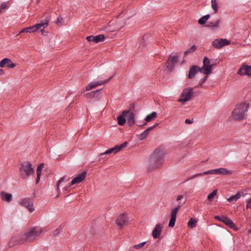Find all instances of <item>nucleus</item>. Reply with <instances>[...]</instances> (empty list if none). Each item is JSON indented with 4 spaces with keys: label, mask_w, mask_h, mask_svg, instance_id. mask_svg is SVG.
I'll return each mask as SVG.
<instances>
[{
    "label": "nucleus",
    "mask_w": 251,
    "mask_h": 251,
    "mask_svg": "<svg viewBox=\"0 0 251 251\" xmlns=\"http://www.w3.org/2000/svg\"><path fill=\"white\" fill-rule=\"evenodd\" d=\"M146 124H147V123H144V124L142 125V126H144V125H146Z\"/></svg>",
    "instance_id": "nucleus-56"
},
{
    "label": "nucleus",
    "mask_w": 251,
    "mask_h": 251,
    "mask_svg": "<svg viewBox=\"0 0 251 251\" xmlns=\"http://www.w3.org/2000/svg\"><path fill=\"white\" fill-rule=\"evenodd\" d=\"M49 21L47 20H42L40 23L36 24L30 26L26 28L23 29L21 33L27 32L32 33L35 32L38 29H40L42 27L44 28L47 27L49 25Z\"/></svg>",
    "instance_id": "nucleus-5"
},
{
    "label": "nucleus",
    "mask_w": 251,
    "mask_h": 251,
    "mask_svg": "<svg viewBox=\"0 0 251 251\" xmlns=\"http://www.w3.org/2000/svg\"><path fill=\"white\" fill-rule=\"evenodd\" d=\"M138 136H141V134L138 135Z\"/></svg>",
    "instance_id": "nucleus-57"
},
{
    "label": "nucleus",
    "mask_w": 251,
    "mask_h": 251,
    "mask_svg": "<svg viewBox=\"0 0 251 251\" xmlns=\"http://www.w3.org/2000/svg\"><path fill=\"white\" fill-rule=\"evenodd\" d=\"M41 31H42V34H44L45 32H44V30H43V29H42V30H41Z\"/></svg>",
    "instance_id": "nucleus-54"
},
{
    "label": "nucleus",
    "mask_w": 251,
    "mask_h": 251,
    "mask_svg": "<svg viewBox=\"0 0 251 251\" xmlns=\"http://www.w3.org/2000/svg\"><path fill=\"white\" fill-rule=\"evenodd\" d=\"M245 69L244 65H243L238 71V74L240 75H245Z\"/></svg>",
    "instance_id": "nucleus-41"
},
{
    "label": "nucleus",
    "mask_w": 251,
    "mask_h": 251,
    "mask_svg": "<svg viewBox=\"0 0 251 251\" xmlns=\"http://www.w3.org/2000/svg\"><path fill=\"white\" fill-rule=\"evenodd\" d=\"M19 170L23 179L27 178L34 172L32 164L27 161H25L21 163Z\"/></svg>",
    "instance_id": "nucleus-4"
},
{
    "label": "nucleus",
    "mask_w": 251,
    "mask_h": 251,
    "mask_svg": "<svg viewBox=\"0 0 251 251\" xmlns=\"http://www.w3.org/2000/svg\"><path fill=\"white\" fill-rule=\"evenodd\" d=\"M220 23V20H217L215 23L209 22L205 26L207 27H217Z\"/></svg>",
    "instance_id": "nucleus-34"
},
{
    "label": "nucleus",
    "mask_w": 251,
    "mask_h": 251,
    "mask_svg": "<svg viewBox=\"0 0 251 251\" xmlns=\"http://www.w3.org/2000/svg\"><path fill=\"white\" fill-rule=\"evenodd\" d=\"M128 113L127 116L126 117L128 126H132L135 123V118L134 113L131 112L130 109L128 110Z\"/></svg>",
    "instance_id": "nucleus-21"
},
{
    "label": "nucleus",
    "mask_w": 251,
    "mask_h": 251,
    "mask_svg": "<svg viewBox=\"0 0 251 251\" xmlns=\"http://www.w3.org/2000/svg\"><path fill=\"white\" fill-rule=\"evenodd\" d=\"M249 104L241 103L236 106L232 112L233 119L236 121L241 120L244 118L245 112L247 111Z\"/></svg>",
    "instance_id": "nucleus-3"
},
{
    "label": "nucleus",
    "mask_w": 251,
    "mask_h": 251,
    "mask_svg": "<svg viewBox=\"0 0 251 251\" xmlns=\"http://www.w3.org/2000/svg\"><path fill=\"white\" fill-rule=\"evenodd\" d=\"M61 229L60 228H56L54 231L52 232V235L53 236H56L58 235V234L60 232Z\"/></svg>",
    "instance_id": "nucleus-42"
},
{
    "label": "nucleus",
    "mask_w": 251,
    "mask_h": 251,
    "mask_svg": "<svg viewBox=\"0 0 251 251\" xmlns=\"http://www.w3.org/2000/svg\"><path fill=\"white\" fill-rule=\"evenodd\" d=\"M207 79V75H206L200 81V86H202V85L204 83Z\"/></svg>",
    "instance_id": "nucleus-43"
},
{
    "label": "nucleus",
    "mask_w": 251,
    "mask_h": 251,
    "mask_svg": "<svg viewBox=\"0 0 251 251\" xmlns=\"http://www.w3.org/2000/svg\"><path fill=\"white\" fill-rule=\"evenodd\" d=\"M180 205H178L175 208L172 210L171 212V217L169 223V226L173 227L174 226L175 222L176 220V216L178 210L180 208Z\"/></svg>",
    "instance_id": "nucleus-14"
},
{
    "label": "nucleus",
    "mask_w": 251,
    "mask_h": 251,
    "mask_svg": "<svg viewBox=\"0 0 251 251\" xmlns=\"http://www.w3.org/2000/svg\"><path fill=\"white\" fill-rule=\"evenodd\" d=\"M249 234H251V229H249L248 231Z\"/></svg>",
    "instance_id": "nucleus-52"
},
{
    "label": "nucleus",
    "mask_w": 251,
    "mask_h": 251,
    "mask_svg": "<svg viewBox=\"0 0 251 251\" xmlns=\"http://www.w3.org/2000/svg\"><path fill=\"white\" fill-rule=\"evenodd\" d=\"M0 197L2 201L8 202H10L12 200V195L4 191L0 192Z\"/></svg>",
    "instance_id": "nucleus-23"
},
{
    "label": "nucleus",
    "mask_w": 251,
    "mask_h": 251,
    "mask_svg": "<svg viewBox=\"0 0 251 251\" xmlns=\"http://www.w3.org/2000/svg\"><path fill=\"white\" fill-rule=\"evenodd\" d=\"M193 96V90L191 87H188L183 90L181 95V98L178 101L184 103L190 100Z\"/></svg>",
    "instance_id": "nucleus-6"
},
{
    "label": "nucleus",
    "mask_w": 251,
    "mask_h": 251,
    "mask_svg": "<svg viewBox=\"0 0 251 251\" xmlns=\"http://www.w3.org/2000/svg\"><path fill=\"white\" fill-rule=\"evenodd\" d=\"M241 197V194L240 192L237 193L235 195L232 196L227 199V201L229 202L233 201H236Z\"/></svg>",
    "instance_id": "nucleus-28"
},
{
    "label": "nucleus",
    "mask_w": 251,
    "mask_h": 251,
    "mask_svg": "<svg viewBox=\"0 0 251 251\" xmlns=\"http://www.w3.org/2000/svg\"><path fill=\"white\" fill-rule=\"evenodd\" d=\"M146 242H142V247L144 246V245L145 244Z\"/></svg>",
    "instance_id": "nucleus-55"
},
{
    "label": "nucleus",
    "mask_w": 251,
    "mask_h": 251,
    "mask_svg": "<svg viewBox=\"0 0 251 251\" xmlns=\"http://www.w3.org/2000/svg\"><path fill=\"white\" fill-rule=\"evenodd\" d=\"M43 166H44V164L42 163V164H41L40 165H39L37 167V168L36 170L37 175H41V171L43 168Z\"/></svg>",
    "instance_id": "nucleus-40"
},
{
    "label": "nucleus",
    "mask_w": 251,
    "mask_h": 251,
    "mask_svg": "<svg viewBox=\"0 0 251 251\" xmlns=\"http://www.w3.org/2000/svg\"><path fill=\"white\" fill-rule=\"evenodd\" d=\"M86 39L88 42H94V43H98L100 42L104 41L105 36L103 34H100L97 36L90 35L86 37Z\"/></svg>",
    "instance_id": "nucleus-15"
},
{
    "label": "nucleus",
    "mask_w": 251,
    "mask_h": 251,
    "mask_svg": "<svg viewBox=\"0 0 251 251\" xmlns=\"http://www.w3.org/2000/svg\"><path fill=\"white\" fill-rule=\"evenodd\" d=\"M42 231L41 227H34L23 235H19L12 238L9 243V246H14L16 244L15 242L24 243L25 242L32 241L41 233Z\"/></svg>",
    "instance_id": "nucleus-2"
},
{
    "label": "nucleus",
    "mask_w": 251,
    "mask_h": 251,
    "mask_svg": "<svg viewBox=\"0 0 251 251\" xmlns=\"http://www.w3.org/2000/svg\"><path fill=\"white\" fill-rule=\"evenodd\" d=\"M199 72H202L201 69L199 67L196 65L191 66L189 69L188 78L190 79L194 78L196 74Z\"/></svg>",
    "instance_id": "nucleus-19"
},
{
    "label": "nucleus",
    "mask_w": 251,
    "mask_h": 251,
    "mask_svg": "<svg viewBox=\"0 0 251 251\" xmlns=\"http://www.w3.org/2000/svg\"><path fill=\"white\" fill-rule=\"evenodd\" d=\"M157 114L155 112H152L150 114H149L146 116L145 119V121L146 122H150L153 120L156 117Z\"/></svg>",
    "instance_id": "nucleus-27"
},
{
    "label": "nucleus",
    "mask_w": 251,
    "mask_h": 251,
    "mask_svg": "<svg viewBox=\"0 0 251 251\" xmlns=\"http://www.w3.org/2000/svg\"><path fill=\"white\" fill-rule=\"evenodd\" d=\"M87 172L83 171L76 177L74 178L72 181L69 183V186H72L75 184L79 183L83 181L86 176Z\"/></svg>",
    "instance_id": "nucleus-12"
},
{
    "label": "nucleus",
    "mask_w": 251,
    "mask_h": 251,
    "mask_svg": "<svg viewBox=\"0 0 251 251\" xmlns=\"http://www.w3.org/2000/svg\"><path fill=\"white\" fill-rule=\"evenodd\" d=\"M4 73V71L3 69H0V75H3Z\"/></svg>",
    "instance_id": "nucleus-51"
},
{
    "label": "nucleus",
    "mask_w": 251,
    "mask_h": 251,
    "mask_svg": "<svg viewBox=\"0 0 251 251\" xmlns=\"http://www.w3.org/2000/svg\"><path fill=\"white\" fill-rule=\"evenodd\" d=\"M183 196L181 195H178L177 197L176 201H178L181 200L183 198Z\"/></svg>",
    "instance_id": "nucleus-48"
},
{
    "label": "nucleus",
    "mask_w": 251,
    "mask_h": 251,
    "mask_svg": "<svg viewBox=\"0 0 251 251\" xmlns=\"http://www.w3.org/2000/svg\"><path fill=\"white\" fill-rule=\"evenodd\" d=\"M5 65L8 68H14L16 67V64L13 63L12 61L7 58H5L0 61V67H4Z\"/></svg>",
    "instance_id": "nucleus-18"
},
{
    "label": "nucleus",
    "mask_w": 251,
    "mask_h": 251,
    "mask_svg": "<svg viewBox=\"0 0 251 251\" xmlns=\"http://www.w3.org/2000/svg\"><path fill=\"white\" fill-rule=\"evenodd\" d=\"M128 113V111H124L122 114L118 117V123L120 126L124 125L126 122V118Z\"/></svg>",
    "instance_id": "nucleus-22"
},
{
    "label": "nucleus",
    "mask_w": 251,
    "mask_h": 251,
    "mask_svg": "<svg viewBox=\"0 0 251 251\" xmlns=\"http://www.w3.org/2000/svg\"><path fill=\"white\" fill-rule=\"evenodd\" d=\"M166 151L162 147H159L154 150L150 155L148 170L151 171L161 167L164 161Z\"/></svg>",
    "instance_id": "nucleus-1"
},
{
    "label": "nucleus",
    "mask_w": 251,
    "mask_h": 251,
    "mask_svg": "<svg viewBox=\"0 0 251 251\" xmlns=\"http://www.w3.org/2000/svg\"><path fill=\"white\" fill-rule=\"evenodd\" d=\"M185 123L186 124H192L193 123V121L190 119H186L185 120Z\"/></svg>",
    "instance_id": "nucleus-47"
},
{
    "label": "nucleus",
    "mask_w": 251,
    "mask_h": 251,
    "mask_svg": "<svg viewBox=\"0 0 251 251\" xmlns=\"http://www.w3.org/2000/svg\"><path fill=\"white\" fill-rule=\"evenodd\" d=\"M203 63V66L201 69L204 74L208 75L211 72L212 65L210 64V60L207 57L204 58Z\"/></svg>",
    "instance_id": "nucleus-11"
},
{
    "label": "nucleus",
    "mask_w": 251,
    "mask_h": 251,
    "mask_svg": "<svg viewBox=\"0 0 251 251\" xmlns=\"http://www.w3.org/2000/svg\"><path fill=\"white\" fill-rule=\"evenodd\" d=\"M162 230V226L159 224H157L152 232V236L154 239L159 237Z\"/></svg>",
    "instance_id": "nucleus-20"
},
{
    "label": "nucleus",
    "mask_w": 251,
    "mask_h": 251,
    "mask_svg": "<svg viewBox=\"0 0 251 251\" xmlns=\"http://www.w3.org/2000/svg\"><path fill=\"white\" fill-rule=\"evenodd\" d=\"M100 90H101V89H100V90H97L96 91H93L90 93H88L85 94V96L88 98H94L95 97L96 95H98V93H100Z\"/></svg>",
    "instance_id": "nucleus-30"
},
{
    "label": "nucleus",
    "mask_w": 251,
    "mask_h": 251,
    "mask_svg": "<svg viewBox=\"0 0 251 251\" xmlns=\"http://www.w3.org/2000/svg\"><path fill=\"white\" fill-rule=\"evenodd\" d=\"M247 204L246 208H251V198L247 200Z\"/></svg>",
    "instance_id": "nucleus-44"
},
{
    "label": "nucleus",
    "mask_w": 251,
    "mask_h": 251,
    "mask_svg": "<svg viewBox=\"0 0 251 251\" xmlns=\"http://www.w3.org/2000/svg\"><path fill=\"white\" fill-rule=\"evenodd\" d=\"M217 190H214L212 192L210 193L208 196H207V199L208 201H211L214 197V196L217 194Z\"/></svg>",
    "instance_id": "nucleus-36"
},
{
    "label": "nucleus",
    "mask_w": 251,
    "mask_h": 251,
    "mask_svg": "<svg viewBox=\"0 0 251 251\" xmlns=\"http://www.w3.org/2000/svg\"><path fill=\"white\" fill-rule=\"evenodd\" d=\"M209 17H210V15H209V14H207V15L202 16L199 20V21H198L199 24L201 25H204L206 23V21L209 19Z\"/></svg>",
    "instance_id": "nucleus-31"
},
{
    "label": "nucleus",
    "mask_w": 251,
    "mask_h": 251,
    "mask_svg": "<svg viewBox=\"0 0 251 251\" xmlns=\"http://www.w3.org/2000/svg\"><path fill=\"white\" fill-rule=\"evenodd\" d=\"M146 38V35H144L143 37H142V45H143V44H145V45H146L147 44H145L144 43V42H143V40H144L145 39V38Z\"/></svg>",
    "instance_id": "nucleus-49"
},
{
    "label": "nucleus",
    "mask_w": 251,
    "mask_h": 251,
    "mask_svg": "<svg viewBox=\"0 0 251 251\" xmlns=\"http://www.w3.org/2000/svg\"><path fill=\"white\" fill-rule=\"evenodd\" d=\"M133 247L134 248L136 249H140V248H141V243L135 245Z\"/></svg>",
    "instance_id": "nucleus-45"
},
{
    "label": "nucleus",
    "mask_w": 251,
    "mask_h": 251,
    "mask_svg": "<svg viewBox=\"0 0 251 251\" xmlns=\"http://www.w3.org/2000/svg\"><path fill=\"white\" fill-rule=\"evenodd\" d=\"M230 41L227 40L226 39H216L212 42V46L217 49H220L225 46L228 45L230 44Z\"/></svg>",
    "instance_id": "nucleus-10"
},
{
    "label": "nucleus",
    "mask_w": 251,
    "mask_h": 251,
    "mask_svg": "<svg viewBox=\"0 0 251 251\" xmlns=\"http://www.w3.org/2000/svg\"><path fill=\"white\" fill-rule=\"evenodd\" d=\"M40 176H41V175H37V177H36V183H38V182L40 180Z\"/></svg>",
    "instance_id": "nucleus-46"
},
{
    "label": "nucleus",
    "mask_w": 251,
    "mask_h": 251,
    "mask_svg": "<svg viewBox=\"0 0 251 251\" xmlns=\"http://www.w3.org/2000/svg\"><path fill=\"white\" fill-rule=\"evenodd\" d=\"M211 6L215 13H217L218 9V5L216 0H211Z\"/></svg>",
    "instance_id": "nucleus-35"
},
{
    "label": "nucleus",
    "mask_w": 251,
    "mask_h": 251,
    "mask_svg": "<svg viewBox=\"0 0 251 251\" xmlns=\"http://www.w3.org/2000/svg\"><path fill=\"white\" fill-rule=\"evenodd\" d=\"M215 174L222 175H230L232 174V172L222 168L215 169Z\"/></svg>",
    "instance_id": "nucleus-24"
},
{
    "label": "nucleus",
    "mask_w": 251,
    "mask_h": 251,
    "mask_svg": "<svg viewBox=\"0 0 251 251\" xmlns=\"http://www.w3.org/2000/svg\"><path fill=\"white\" fill-rule=\"evenodd\" d=\"M111 78L112 77H110L109 79L104 81L101 80L91 82L86 87V90L89 91L93 88L97 87L98 86L101 85L105 83H107Z\"/></svg>",
    "instance_id": "nucleus-13"
},
{
    "label": "nucleus",
    "mask_w": 251,
    "mask_h": 251,
    "mask_svg": "<svg viewBox=\"0 0 251 251\" xmlns=\"http://www.w3.org/2000/svg\"><path fill=\"white\" fill-rule=\"evenodd\" d=\"M197 221L196 219L191 218L188 222L187 226L190 228H193L196 226Z\"/></svg>",
    "instance_id": "nucleus-29"
},
{
    "label": "nucleus",
    "mask_w": 251,
    "mask_h": 251,
    "mask_svg": "<svg viewBox=\"0 0 251 251\" xmlns=\"http://www.w3.org/2000/svg\"><path fill=\"white\" fill-rule=\"evenodd\" d=\"M157 126H158V124H156L152 126L148 127L146 130L144 131V132H142V140L146 138L148 136L149 132L151 130H152L153 128Z\"/></svg>",
    "instance_id": "nucleus-26"
},
{
    "label": "nucleus",
    "mask_w": 251,
    "mask_h": 251,
    "mask_svg": "<svg viewBox=\"0 0 251 251\" xmlns=\"http://www.w3.org/2000/svg\"><path fill=\"white\" fill-rule=\"evenodd\" d=\"M19 203L22 206L26 207L30 212H32L34 211L33 206V199L29 198H24L20 200Z\"/></svg>",
    "instance_id": "nucleus-8"
},
{
    "label": "nucleus",
    "mask_w": 251,
    "mask_h": 251,
    "mask_svg": "<svg viewBox=\"0 0 251 251\" xmlns=\"http://www.w3.org/2000/svg\"><path fill=\"white\" fill-rule=\"evenodd\" d=\"M215 219L224 223L225 225L235 230H238V228L236 227V225L233 223L232 221L227 217L224 216H216Z\"/></svg>",
    "instance_id": "nucleus-9"
},
{
    "label": "nucleus",
    "mask_w": 251,
    "mask_h": 251,
    "mask_svg": "<svg viewBox=\"0 0 251 251\" xmlns=\"http://www.w3.org/2000/svg\"><path fill=\"white\" fill-rule=\"evenodd\" d=\"M8 1L3 2L0 5V13L4 12V11L8 8Z\"/></svg>",
    "instance_id": "nucleus-33"
},
{
    "label": "nucleus",
    "mask_w": 251,
    "mask_h": 251,
    "mask_svg": "<svg viewBox=\"0 0 251 251\" xmlns=\"http://www.w3.org/2000/svg\"><path fill=\"white\" fill-rule=\"evenodd\" d=\"M128 219L125 214H121L116 219V223L117 225L122 227L123 226L127 224Z\"/></svg>",
    "instance_id": "nucleus-17"
},
{
    "label": "nucleus",
    "mask_w": 251,
    "mask_h": 251,
    "mask_svg": "<svg viewBox=\"0 0 251 251\" xmlns=\"http://www.w3.org/2000/svg\"><path fill=\"white\" fill-rule=\"evenodd\" d=\"M128 145L127 142H125L120 145H116L113 148H110L106 150L105 152L101 153L100 154V157H102L104 155H107L112 153L114 154L117 153L118 152L120 151L122 149L127 147Z\"/></svg>",
    "instance_id": "nucleus-7"
},
{
    "label": "nucleus",
    "mask_w": 251,
    "mask_h": 251,
    "mask_svg": "<svg viewBox=\"0 0 251 251\" xmlns=\"http://www.w3.org/2000/svg\"><path fill=\"white\" fill-rule=\"evenodd\" d=\"M71 186H69V183L68 185L63 188V190L65 191H67L69 187H71Z\"/></svg>",
    "instance_id": "nucleus-50"
},
{
    "label": "nucleus",
    "mask_w": 251,
    "mask_h": 251,
    "mask_svg": "<svg viewBox=\"0 0 251 251\" xmlns=\"http://www.w3.org/2000/svg\"><path fill=\"white\" fill-rule=\"evenodd\" d=\"M245 69V75H251V66H248L247 65H244Z\"/></svg>",
    "instance_id": "nucleus-37"
},
{
    "label": "nucleus",
    "mask_w": 251,
    "mask_h": 251,
    "mask_svg": "<svg viewBox=\"0 0 251 251\" xmlns=\"http://www.w3.org/2000/svg\"><path fill=\"white\" fill-rule=\"evenodd\" d=\"M63 22V18L59 16L57 17L56 20L55 21V23L56 25H60L62 24Z\"/></svg>",
    "instance_id": "nucleus-39"
},
{
    "label": "nucleus",
    "mask_w": 251,
    "mask_h": 251,
    "mask_svg": "<svg viewBox=\"0 0 251 251\" xmlns=\"http://www.w3.org/2000/svg\"><path fill=\"white\" fill-rule=\"evenodd\" d=\"M197 49V47H196V45H194L193 46H192L189 50L185 51L184 52V57L186 56L189 53H191L195 52L196 50Z\"/></svg>",
    "instance_id": "nucleus-32"
},
{
    "label": "nucleus",
    "mask_w": 251,
    "mask_h": 251,
    "mask_svg": "<svg viewBox=\"0 0 251 251\" xmlns=\"http://www.w3.org/2000/svg\"><path fill=\"white\" fill-rule=\"evenodd\" d=\"M65 177H61L57 181V189L58 191H60L59 186L61 182L65 181Z\"/></svg>",
    "instance_id": "nucleus-38"
},
{
    "label": "nucleus",
    "mask_w": 251,
    "mask_h": 251,
    "mask_svg": "<svg viewBox=\"0 0 251 251\" xmlns=\"http://www.w3.org/2000/svg\"><path fill=\"white\" fill-rule=\"evenodd\" d=\"M178 57L177 56H170L167 62L166 67L170 70H172L176 63L178 61Z\"/></svg>",
    "instance_id": "nucleus-16"
},
{
    "label": "nucleus",
    "mask_w": 251,
    "mask_h": 251,
    "mask_svg": "<svg viewBox=\"0 0 251 251\" xmlns=\"http://www.w3.org/2000/svg\"><path fill=\"white\" fill-rule=\"evenodd\" d=\"M215 174V169L214 170H210V171H205L202 173H200V174H195V175L191 176L190 178H189L187 181L189 180H190V179H192L198 176H202V175H209V174Z\"/></svg>",
    "instance_id": "nucleus-25"
},
{
    "label": "nucleus",
    "mask_w": 251,
    "mask_h": 251,
    "mask_svg": "<svg viewBox=\"0 0 251 251\" xmlns=\"http://www.w3.org/2000/svg\"><path fill=\"white\" fill-rule=\"evenodd\" d=\"M41 31H42V34H44L45 32H44V30H43V29H42V30H41Z\"/></svg>",
    "instance_id": "nucleus-53"
}]
</instances>
